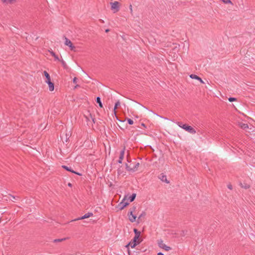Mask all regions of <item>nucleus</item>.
I'll use <instances>...</instances> for the list:
<instances>
[{
  "label": "nucleus",
  "mask_w": 255,
  "mask_h": 255,
  "mask_svg": "<svg viewBox=\"0 0 255 255\" xmlns=\"http://www.w3.org/2000/svg\"><path fill=\"white\" fill-rule=\"evenodd\" d=\"M135 197L136 194L133 193L131 195H130L128 197V200L130 202H131L135 199Z\"/></svg>",
  "instance_id": "2eb2a0df"
},
{
  "label": "nucleus",
  "mask_w": 255,
  "mask_h": 255,
  "mask_svg": "<svg viewBox=\"0 0 255 255\" xmlns=\"http://www.w3.org/2000/svg\"><path fill=\"white\" fill-rule=\"evenodd\" d=\"M129 8H130V12H131L132 11V8L131 5H130Z\"/></svg>",
  "instance_id": "473e14b6"
},
{
  "label": "nucleus",
  "mask_w": 255,
  "mask_h": 255,
  "mask_svg": "<svg viewBox=\"0 0 255 255\" xmlns=\"http://www.w3.org/2000/svg\"><path fill=\"white\" fill-rule=\"evenodd\" d=\"M178 126L183 129L188 131L189 132L191 133H196L195 130L191 126H188L186 124H182L181 123L178 122L177 123Z\"/></svg>",
  "instance_id": "f257e3e1"
},
{
  "label": "nucleus",
  "mask_w": 255,
  "mask_h": 255,
  "mask_svg": "<svg viewBox=\"0 0 255 255\" xmlns=\"http://www.w3.org/2000/svg\"><path fill=\"white\" fill-rule=\"evenodd\" d=\"M157 255H164L163 253L160 252L157 254Z\"/></svg>",
  "instance_id": "72a5a7b5"
},
{
  "label": "nucleus",
  "mask_w": 255,
  "mask_h": 255,
  "mask_svg": "<svg viewBox=\"0 0 255 255\" xmlns=\"http://www.w3.org/2000/svg\"><path fill=\"white\" fill-rule=\"evenodd\" d=\"M126 167H127V169L128 170H131V169H129V168H128V165H127V164H126Z\"/></svg>",
  "instance_id": "f704fd0d"
},
{
  "label": "nucleus",
  "mask_w": 255,
  "mask_h": 255,
  "mask_svg": "<svg viewBox=\"0 0 255 255\" xmlns=\"http://www.w3.org/2000/svg\"><path fill=\"white\" fill-rule=\"evenodd\" d=\"M127 196L125 197L123 201L119 203V207L120 210H123L125 207H126L128 205V203L125 201L126 198Z\"/></svg>",
  "instance_id": "423d86ee"
},
{
  "label": "nucleus",
  "mask_w": 255,
  "mask_h": 255,
  "mask_svg": "<svg viewBox=\"0 0 255 255\" xmlns=\"http://www.w3.org/2000/svg\"><path fill=\"white\" fill-rule=\"evenodd\" d=\"M109 31V29H106V32H108Z\"/></svg>",
  "instance_id": "e433bc0d"
},
{
  "label": "nucleus",
  "mask_w": 255,
  "mask_h": 255,
  "mask_svg": "<svg viewBox=\"0 0 255 255\" xmlns=\"http://www.w3.org/2000/svg\"><path fill=\"white\" fill-rule=\"evenodd\" d=\"M45 82L48 85L49 91H53L54 89V84L51 81V80L45 81Z\"/></svg>",
  "instance_id": "6e6552de"
},
{
  "label": "nucleus",
  "mask_w": 255,
  "mask_h": 255,
  "mask_svg": "<svg viewBox=\"0 0 255 255\" xmlns=\"http://www.w3.org/2000/svg\"><path fill=\"white\" fill-rule=\"evenodd\" d=\"M159 179L162 181L165 182L167 183H168L169 182L167 180L166 178V176L164 174L160 175V176L159 177Z\"/></svg>",
  "instance_id": "4468645a"
},
{
  "label": "nucleus",
  "mask_w": 255,
  "mask_h": 255,
  "mask_svg": "<svg viewBox=\"0 0 255 255\" xmlns=\"http://www.w3.org/2000/svg\"><path fill=\"white\" fill-rule=\"evenodd\" d=\"M120 104H121V103H120V101H117L116 103L115 107L114 109V111L115 114H116V109L118 108V106H119L120 105Z\"/></svg>",
  "instance_id": "4be33fe9"
},
{
  "label": "nucleus",
  "mask_w": 255,
  "mask_h": 255,
  "mask_svg": "<svg viewBox=\"0 0 255 255\" xmlns=\"http://www.w3.org/2000/svg\"><path fill=\"white\" fill-rule=\"evenodd\" d=\"M122 173V172L121 171V169H120V168H119V169H118V174H119V175H120V174H121Z\"/></svg>",
  "instance_id": "c756f323"
},
{
  "label": "nucleus",
  "mask_w": 255,
  "mask_h": 255,
  "mask_svg": "<svg viewBox=\"0 0 255 255\" xmlns=\"http://www.w3.org/2000/svg\"><path fill=\"white\" fill-rule=\"evenodd\" d=\"M241 186L242 187L245 188V189H248L249 188V185H245V186H243L242 184H241Z\"/></svg>",
  "instance_id": "c85d7f7f"
},
{
  "label": "nucleus",
  "mask_w": 255,
  "mask_h": 255,
  "mask_svg": "<svg viewBox=\"0 0 255 255\" xmlns=\"http://www.w3.org/2000/svg\"><path fill=\"white\" fill-rule=\"evenodd\" d=\"M64 43L66 45L68 46L70 48L71 50H72V51L75 50V47L73 45L72 42L66 37H65Z\"/></svg>",
  "instance_id": "7ed1b4c3"
},
{
  "label": "nucleus",
  "mask_w": 255,
  "mask_h": 255,
  "mask_svg": "<svg viewBox=\"0 0 255 255\" xmlns=\"http://www.w3.org/2000/svg\"><path fill=\"white\" fill-rule=\"evenodd\" d=\"M19 197L17 196H14L10 195L9 197V199L12 201H14V200H17V199Z\"/></svg>",
  "instance_id": "412c9836"
},
{
  "label": "nucleus",
  "mask_w": 255,
  "mask_h": 255,
  "mask_svg": "<svg viewBox=\"0 0 255 255\" xmlns=\"http://www.w3.org/2000/svg\"><path fill=\"white\" fill-rule=\"evenodd\" d=\"M43 74L46 77V81H48V80L50 81L51 80L50 76L49 74L46 71H44L43 72Z\"/></svg>",
  "instance_id": "dca6fc26"
},
{
  "label": "nucleus",
  "mask_w": 255,
  "mask_h": 255,
  "mask_svg": "<svg viewBox=\"0 0 255 255\" xmlns=\"http://www.w3.org/2000/svg\"><path fill=\"white\" fill-rule=\"evenodd\" d=\"M136 213H132L128 212L127 216L128 217V220L132 223L136 221V219L137 218Z\"/></svg>",
  "instance_id": "20e7f679"
},
{
  "label": "nucleus",
  "mask_w": 255,
  "mask_h": 255,
  "mask_svg": "<svg viewBox=\"0 0 255 255\" xmlns=\"http://www.w3.org/2000/svg\"><path fill=\"white\" fill-rule=\"evenodd\" d=\"M133 232H134V233L135 234V236H134L140 237V232L139 231H138L136 229H133Z\"/></svg>",
  "instance_id": "aec40b11"
},
{
  "label": "nucleus",
  "mask_w": 255,
  "mask_h": 255,
  "mask_svg": "<svg viewBox=\"0 0 255 255\" xmlns=\"http://www.w3.org/2000/svg\"><path fill=\"white\" fill-rule=\"evenodd\" d=\"M141 241H138L137 243H134L133 241H131L127 246H130L131 248H134L137 245L139 244Z\"/></svg>",
  "instance_id": "ddd939ff"
},
{
  "label": "nucleus",
  "mask_w": 255,
  "mask_h": 255,
  "mask_svg": "<svg viewBox=\"0 0 255 255\" xmlns=\"http://www.w3.org/2000/svg\"><path fill=\"white\" fill-rule=\"evenodd\" d=\"M242 128L244 129L248 128V125L246 124H243V125L242 126Z\"/></svg>",
  "instance_id": "bb28decb"
},
{
  "label": "nucleus",
  "mask_w": 255,
  "mask_h": 255,
  "mask_svg": "<svg viewBox=\"0 0 255 255\" xmlns=\"http://www.w3.org/2000/svg\"><path fill=\"white\" fill-rule=\"evenodd\" d=\"M190 77L192 79H196V80H198L200 81V83H204V81L202 80V79L199 77V76H198L197 75H195V74H191L190 75Z\"/></svg>",
  "instance_id": "1a4fd4ad"
},
{
  "label": "nucleus",
  "mask_w": 255,
  "mask_h": 255,
  "mask_svg": "<svg viewBox=\"0 0 255 255\" xmlns=\"http://www.w3.org/2000/svg\"><path fill=\"white\" fill-rule=\"evenodd\" d=\"M125 147H124L123 148V149L120 152L119 159L118 161V163H122V161H123V158H124V157L125 155Z\"/></svg>",
  "instance_id": "0eeeda50"
},
{
  "label": "nucleus",
  "mask_w": 255,
  "mask_h": 255,
  "mask_svg": "<svg viewBox=\"0 0 255 255\" xmlns=\"http://www.w3.org/2000/svg\"><path fill=\"white\" fill-rule=\"evenodd\" d=\"M228 188L229 189H231H231H232V185H231V184H229V185H228Z\"/></svg>",
  "instance_id": "7c9ffc66"
},
{
  "label": "nucleus",
  "mask_w": 255,
  "mask_h": 255,
  "mask_svg": "<svg viewBox=\"0 0 255 255\" xmlns=\"http://www.w3.org/2000/svg\"><path fill=\"white\" fill-rule=\"evenodd\" d=\"M77 82V78L76 77H75L73 79V82L74 83H76Z\"/></svg>",
  "instance_id": "2f4dec72"
},
{
  "label": "nucleus",
  "mask_w": 255,
  "mask_h": 255,
  "mask_svg": "<svg viewBox=\"0 0 255 255\" xmlns=\"http://www.w3.org/2000/svg\"><path fill=\"white\" fill-rule=\"evenodd\" d=\"M92 216H93V213H88L87 214H85L84 215H83L81 218H79L77 219V220L84 219H86V218H89V217H91ZM76 220H77V219Z\"/></svg>",
  "instance_id": "f8f14e48"
},
{
  "label": "nucleus",
  "mask_w": 255,
  "mask_h": 255,
  "mask_svg": "<svg viewBox=\"0 0 255 255\" xmlns=\"http://www.w3.org/2000/svg\"><path fill=\"white\" fill-rule=\"evenodd\" d=\"M141 126H142V127H144V128H146L145 124H143V123H142V124H141Z\"/></svg>",
  "instance_id": "c9c22d12"
},
{
  "label": "nucleus",
  "mask_w": 255,
  "mask_h": 255,
  "mask_svg": "<svg viewBox=\"0 0 255 255\" xmlns=\"http://www.w3.org/2000/svg\"><path fill=\"white\" fill-rule=\"evenodd\" d=\"M127 121L129 125H131L133 124V121L130 119H128Z\"/></svg>",
  "instance_id": "393cba45"
},
{
  "label": "nucleus",
  "mask_w": 255,
  "mask_h": 255,
  "mask_svg": "<svg viewBox=\"0 0 255 255\" xmlns=\"http://www.w3.org/2000/svg\"><path fill=\"white\" fill-rule=\"evenodd\" d=\"M236 99V98H233V97H230L228 99V100L230 101V102H233L234 101H235Z\"/></svg>",
  "instance_id": "cd10ccee"
},
{
  "label": "nucleus",
  "mask_w": 255,
  "mask_h": 255,
  "mask_svg": "<svg viewBox=\"0 0 255 255\" xmlns=\"http://www.w3.org/2000/svg\"><path fill=\"white\" fill-rule=\"evenodd\" d=\"M62 168H63L64 169H65V170H67V171H70L72 173H74L76 174H77V175H81V174L78 172H77L76 171H74V170H73L70 167H69L66 165H62Z\"/></svg>",
  "instance_id": "9d476101"
},
{
  "label": "nucleus",
  "mask_w": 255,
  "mask_h": 255,
  "mask_svg": "<svg viewBox=\"0 0 255 255\" xmlns=\"http://www.w3.org/2000/svg\"><path fill=\"white\" fill-rule=\"evenodd\" d=\"M128 212L132 213H137V206L133 205L131 207H130L128 210Z\"/></svg>",
  "instance_id": "9b49d317"
},
{
  "label": "nucleus",
  "mask_w": 255,
  "mask_h": 255,
  "mask_svg": "<svg viewBox=\"0 0 255 255\" xmlns=\"http://www.w3.org/2000/svg\"><path fill=\"white\" fill-rule=\"evenodd\" d=\"M51 55H52L54 57V58L55 59V60H59V58H58V56H57V55H56L55 54V53H54V52H53V51H52V52H51Z\"/></svg>",
  "instance_id": "b1692460"
},
{
  "label": "nucleus",
  "mask_w": 255,
  "mask_h": 255,
  "mask_svg": "<svg viewBox=\"0 0 255 255\" xmlns=\"http://www.w3.org/2000/svg\"><path fill=\"white\" fill-rule=\"evenodd\" d=\"M158 246L160 248L164 249L166 251H169L171 250V248L166 245L162 240L158 242Z\"/></svg>",
  "instance_id": "39448f33"
},
{
  "label": "nucleus",
  "mask_w": 255,
  "mask_h": 255,
  "mask_svg": "<svg viewBox=\"0 0 255 255\" xmlns=\"http://www.w3.org/2000/svg\"><path fill=\"white\" fill-rule=\"evenodd\" d=\"M68 239H69V238H62V239H55L53 241V242L54 243L60 242H62L63 241H65Z\"/></svg>",
  "instance_id": "a211bd4d"
},
{
  "label": "nucleus",
  "mask_w": 255,
  "mask_h": 255,
  "mask_svg": "<svg viewBox=\"0 0 255 255\" xmlns=\"http://www.w3.org/2000/svg\"><path fill=\"white\" fill-rule=\"evenodd\" d=\"M96 102L99 104V106L102 108L103 107V104L101 101V98L99 97H97L96 98Z\"/></svg>",
  "instance_id": "f3484780"
},
{
  "label": "nucleus",
  "mask_w": 255,
  "mask_h": 255,
  "mask_svg": "<svg viewBox=\"0 0 255 255\" xmlns=\"http://www.w3.org/2000/svg\"><path fill=\"white\" fill-rule=\"evenodd\" d=\"M111 9L113 10L114 13H116L119 10V2L115 1L113 2H111Z\"/></svg>",
  "instance_id": "f03ea898"
},
{
  "label": "nucleus",
  "mask_w": 255,
  "mask_h": 255,
  "mask_svg": "<svg viewBox=\"0 0 255 255\" xmlns=\"http://www.w3.org/2000/svg\"><path fill=\"white\" fill-rule=\"evenodd\" d=\"M93 120V122L94 123H95V120H94V119H93V120Z\"/></svg>",
  "instance_id": "58836bf2"
},
{
  "label": "nucleus",
  "mask_w": 255,
  "mask_h": 255,
  "mask_svg": "<svg viewBox=\"0 0 255 255\" xmlns=\"http://www.w3.org/2000/svg\"><path fill=\"white\" fill-rule=\"evenodd\" d=\"M146 214L145 212L143 211L138 216L137 222V223H139V219L141 218L142 217L145 216Z\"/></svg>",
  "instance_id": "6ab92c4d"
},
{
  "label": "nucleus",
  "mask_w": 255,
  "mask_h": 255,
  "mask_svg": "<svg viewBox=\"0 0 255 255\" xmlns=\"http://www.w3.org/2000/svg\"><path fill=\"white\" fill-rule=\"evenodd\" d=\"M71 185H71V183H68V186H71Z\"/></svg>",
  "instance_id": "4c0bfd02"
},
{
  "label": "nucleus",
  "mask_w": 255,
  "mask_h": 255,
  "mask_svg": "<svg viewBox=\"0 0 255 255\" xmlns=\"http://www.w3.org/2000/svg\"><path fill=\"white\" fill-rule=\"evenodd\" d=\"M132 241L134 242V243H137V242H138V241H140L139 240V237L134 236L133 239H132Z\"/></svg>",
  "instance_id": "5701e85b"
},
{
  "label": "nucleus",
  "mask_w": 255,
  "mask_h": 255,
  "mask_svg": "<svg viewBox=\"0 0 255 255\" xmlns=\"http://www.w3.org/2000/svg\"><path fill=\"white\" fill-rule=\"evenodd\" d=\"M139 163H136L135 164V165H134V166L133 169H132V170H133V171H134L135 169H136L138 168V167L139 166Z\"/></svg>",
  "instance_id": "a878e982"
}]
</instances>
